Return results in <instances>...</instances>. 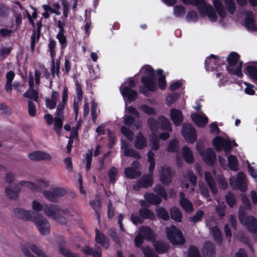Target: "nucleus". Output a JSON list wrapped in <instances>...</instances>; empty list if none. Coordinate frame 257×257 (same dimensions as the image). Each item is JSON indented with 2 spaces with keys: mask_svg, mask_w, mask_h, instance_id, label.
<instances>
[{
  "mask_svg": "<svg viewBox=\"0 0 257 257\" xmlns=\"http://www.w3.org/2000/svg\"><path fill=\"white\" fill-rule=\"evenodd\" d=\"M32 208L37 211L43 210L46 215L62 224L67 223V219L63 215H67L69 213L68 209H61L58 205L54 204L42 205L36 200L33 201Z\"/></svg>",
  "mask_w": 257,
  "mask_h": 257,
  "instance_id": "f257e3e1",
  "label": "nucleus"
},
{
  "mask_svg": "<svg viewBox=\"0 0 257 257\" xmlns=\"http://www.w3.org/2000/svg\"><path fill=\"white\" fill-rule=\"evenodd\" d=\"M142 71L147 75L141 78V82L144 87L150 91L155 92L157 89V85L154 69L150 65H146L142 68Z\"/></svg>",
  "mask_w": 257,
  "mask_h": 257,
  "instance_id": "f03ea898",
  "label": "nucleus"
},
{
  "mask_svg": "<svg viewBox=\"0 0 257 257\" xmlns=\"http://www.w3.org/2000/svg\"><path fill=\"white\" fill-rule=\"evenodd\" d=\"M212 143L216 151L221 152L223 150L226 155L231 153L233 147L237 146L234 140L231 142L229 139H224L220 136L215 137Z\"/></svg>",
  "mask_w": 257,
  "mask_h": 257,
  "instance_id": "7ed1b4c3",
  "label": "nucleus"
},
{
  "mask_svg": "<svg viewBox=\"0 0 257 257\" xmlns=\"http://www.w3.org/2000/svg\"><path fill=\"white\" fill-rule=\"evenodd\" d=\"M166 234L168 239L173 245H183L185 243L182 232L174 225L167 228Z\"/></svg>",
  "mask_w": 257,
  "mask_h": 257,
  "instance_id": "20e7f679",
  "label": "nucleus"
},
{
  "mask_svg": "<svg viewBox=\"0 0 257 257\" xmlns=\"http://www.w3.org/2000/svg\"><path fill=\"white\" fill-rule=\"evenodd\" d=\"M31 221L34 222L42 235H48L49 234V223L46 218L41 217L38 213H36Z\"/></svg>",
  "mask_w": 257,
  "mask_h": 257,
  "instance_id": "39448f33",
  "label": "nucleus"
},
{
  "mask_svg": "<svg viewBox=\"0 0 257 257\" xmlns=\"http://www.w3.org/2000/svg\"><path fill=\"white\" fill-rule=\"evenodd\" d=\"M230 184L233 189H238L242 192L247 191L246 176L243 172L237 173L236 178L234 181L230 180Z\"/></svg>",
  "mask_w": 257,
  "mask_h": 257,
  "instance_id": "423d86ee",
  "label": "nucleus"
},
{
  "mask_svg": "<svg viewBox=\"0 0 257 257\" xmlns=\"http://www.w3.org/2000/svg\"><path fill=\"white\" fill-rule=\"evenodd\" d=\"M181 133L185 140L189 143H194L197 140L196 132L190 124H184Z\"/></svg>",
  "mask_w": 257,
  "mask_h": 257,
  "instance_id": "0eeeda50",
  "label": "nucleus"
},
{
  "mask_svg": "<svg viewBox=\"0 0 257 257\" xmlns=\"http://www.w3.org/2000/svg\"><path fill=\"white\" fill-rule=\"evenodd\" d=\"M37 182V183H35L30 181H21L19 182V184L34 191H41L43 189L47 188L49 186L47 181L41 179H38Z\"/></svg>",
  "mask_w": 257,
  "mask_h": 257,
  "instance_id": "6e6552de",
  "label": "nucleus"
},
{
  "mask_svg": "<svg viewBox=\"0 0 257 257\" xmlns=\"http://www.w3.org/2000/svg\"><path fill=\"white\" fill-rule=\"evenodd\" d=\"M174 172L170 166H165L161 168L160 180L165 186H169L172 181Z\"/></svg>",
  "mask_w": 257,
  "mask_h": 257,
  "instance_id": "1a4fd4ad",
  "label": "nucleus"
},
{
  "mask_svg": "<svg viewBox=\"0 0 257 257\" xmlns=\"http://www.w3.org/2000/svg\"><path fill=\"white\" fill-rule=\"evenodd\" d=\"M121 94L123 96L125 103H131L138 97L137 91L131 88L129 86H124L120 88Z\"/></svg>",
  "mask_w": 257,
  "mask_h": 257,
  "instance_id": "9d476101",
  "label": "nucleus"
},
{
  "mask_svg": "<svg viewBox=\"0 0 257 257\" xmlns=\"http://www.w3.org/2000/svg\"><path fill=\"white\" fill-rule=\"evenodd\" d=\"M199 154L202 156L204 162L208 166H212L214 165L216 156L213 149L208 148L206 149V152L204 151H200Z\"/></svg>",
  "mask_w": 257,
  "mask_h": 257,
  "instance_id": "9b49d317",
  "label": "nucleus"
},
{
  "mask_svg": "<svg viewBox=\"0 0 257 257\" xmlns=\"http://www.w3.org/2000/svg\"><path fill=\"white\" fill-rule=\"evenodd\" d=\"M244 226L249 232L255 234L257 233V218L252 215H247V218L240 223Z\"/></svg>",
  "mask_w": 257,
  "mask_h": 257,
  "instance_id": "f8f14e48",
  "label": "nucleus"
},
{
  "mask_svg": "<svg viewBox=\"0 0 257 257\" xmlns=\"http://www.w3.org/2000/svg\"><path fill=\"white\" fill-rule=\"evenodd\" d=\"M217 62V56L211 54L205 61V69L210 71H219L220 69H218V64Z\"/></svg>",
  "mask_w": 257,
  "mask_h": 257,
  "instance_id": "ddd939ff",
  "label": "nucleus"
},
{
  "mask_svg": "<svg viewBox=\"0 0 257 257\" xmlns=\"http://www.w3.org/2000/svg\"><path fill=\"white\" fill-rule=\"evenodd\" d=\"M14 213L16 217L25 221H31L34 215L36 214V213L33 211H26L20 208H15L14 210Z\"/></svg>",
  "mask_w": 257,
  "mask_h": 257,
  "instance_id": "4468645a",
  "label": "nucleus"
},
{
  "mask_svg": "<svg viewBox=\"0 0 257 257\" xmlns=\"http://www.w3.org/2000/svg\"><path fill=\"white\" fill-rule=\"evenodd\" d=\"M180 196V205L182 208L187 213H191L194 210L193 205L192 202L185 196V194L181 191L179 193Z\"/></svg>",
  "mask_w": 257,
  "mask_h": 257,
  "instance_id": "2eb2a0df",
  "label": "nucleus"
},
{
  "mask_svg": "<svg viewBox=\"0 0 257 257\" xmlns=\"http://www.w3.org/2000/svg\"><path fill=\"white\" fill-rule=\"evenodd\" d=\"M171 120L176 126H179L183 121V116L181 110L178 109L172 108L170 110Z\"/></svg>",
  "mask_w": 257,
  "mask_h": 257,
  "instance_id": "dca6fc26",
  "label": "nucleus"
},
{
  "mask_svg": "<svg viewBox=\"0 0 257 257\" xmlns=\"http://www.w3.org/2000/svg\"><path fill=\"white\" fill-rule=\"evenodd\" d=\"M214 244L210 241H205L202 247V254L204 257H213L215 254Z\"/></svg>",
  "mask_w": 257,
  "mask_h": 257,
  "instance_id": "f3484780",
  "label": "nucleus"
},
{
  "mask_svg": "<svg viewBox=\"0 0 257 257\" xmlns=\"http://www.w3.org/2000/svg\"><path fill=\"white\" fill-rule=\"evenodd\" d=\"M29 158L32 161L50 160L51 156L50 154L41 151H35L29 154Z\"/></svg>",
  "mask_w": 257,
  "mask_h": 257,
  "instance_id": "a211bd4d",
  "label": "nucleus"
},
{
  "mask_svg": "<svg viewBox=\"0 0 257 257\" xmlns=\"http://www.w3.org/2000/svg\"><path fill=\"white\" fill-rule=\"evenodd\" d=\"M121 148H123L125 156L132 157L136 159H141V156L139 152L133 148H129L127 144L124 141H121Z\"/></svg>",
  "mask_w": 257,
  "mask_h": 257,
  "instance_id": "6ab92c4d",
  "label": "nucleus"
},
{
  "mask_svg": "<svg viewBox=\"0 0 257 257\" xmlns=\"http://www.w3.org/2000/svg\"><path fill=\"white\" fill-rule=\"evenodd\" d=\"M95 241L106 249L109 247V242L106 236L98 229H95Z\"/></svg>",
  "mask_w": 257,
  "mask_h": 257,
  "instance_id": "aec40b11",
  "label": "nucleus"
},
{
  "mask_svg": "<svg viewBox=\"0 0 257 257\" xmlns=\"http://www.w3.org/2000/svg\"><path fill=\"white\" fill-rule=\"evenodd\" d=\"M200 13L201 14H203V13H206L209 19L212 22H215L217 20V17L216 12L213 9V7L210 5H205V6L202 8Z\"/></svg>",
  "mask_w": 257,
  "mask_h": 257,
  "instance_id": "412c9836",
  "label": "nucleus"
},
{
  "mask_svg": "<svg viewBox=\"0 0 257 257\" xmlns=\"http://www.w3.org/2000/svg\"><path fill=\"white\" fill-rule=\"evenodd\" d=\"M65 31L64 27L59 28V31L56 36L60 45V49L63 51L67 46V41L66 36L64 35Z\"/></svg>",
  "mask_w": 257,
  "mask_h": 257,
  "instance_id": "4be33fe9",
  "label": "nucleus"
},
{
  "mask_svg": "<svg viewBox=\"0 0 257 257\" xmlns=\"http://www.w3.org/2000/svg\"><path fill=\"white\" fill-rule=\"evenodd\" d=\"M192 120L199 127H204L208 122V118L206 116H202L200 114L192 113L191 115Z\"/></svg>",
  "mask_w": 257,
  "mask_h": 257,
  "instance_id": "5701e85b",
  "label": "nucleus"
},
{
  "mask_svg": "<svg viewBox=\"0 0 257 257\" xmlns=\"http://www.w3.org/2000/svg\"><path fill=\"white\" fill-rule=\"evenodd\" d=\"M154 247L157 253L163 254L168 251L170 246L168 243L159 240L154 243Z\"/></svg>",
  "mask_w": 257,
  "mask_h": 257,
  "instance_id": "b1692460",
  "label": "nucleus"
},
{
  "mask_svg": "<svg viewBox=\"0 0 257 257\" xmlns=\"http://www.w3.org/2000/svg\"><path fill=\"white\" fill-rule=\"evenodd\" d=\"M147 141L146 138L141 133H139L136 137L134 143L135 148L139 150H142L147 146Z\"/></svg>",
  "mask_w": 257,
  "mask_h": 257,
  "instance_id": "393cba45",
  "label": "nucleus"
},
{
  "mask_svg": "<svg viewBox=\"0 0 257 257\" xmlns=\"http://www.w3.org/2000/svg\"><path fill=\"white\" fill-rule=\"evenodd\" d=\"M213 4L219 16L222 19L225 18L226 17V13L221 1L213 0Z\"/></svg>",
  "mask_w": 257,
  "mask_h": 257,
  "instance_id": "a878e982",
  "label": "nucleus"
},
{
  "mask_svg": "<svg viewBox=\"0 0 257 257\" xmlns=\"http://www.w3.org/2000/svg\"><path fill=\"white\" fill-rule=\"evenodd\" d=\"M139 214L141 217L144 219H149L152 220L155 219V215L154 213L150 210L149 208H142L138 210Z\"/></svg>",
  "mask_w": 257,
  "mask_h": 257,
  "instance_id": "bb28decb",
  "label": "nucleus"
},
{
  "mask_svg": "<svg viewBox=\"0 0 257 257\" xmlns=\"http://www.w3.org/2000/svg\"><path fill=\"white\" fill-rule=\"evenodd\" d=\"M153 176L148 174L144 175L139 180L140 184L143 188H148L152 186L153 184Z\"/></svg>",
  "mask_w": 257,
  "mask_h": 257,
  "instance_id": "cd10ccee",
  "label": "nucleus"
},
{
  "mask_svg": "<svg viewBox=\"0 0 257 257\" xmlns=\"http://www.w3.org/2000/svg\"><path fill=\"white\" fill-rule=\"evenodd\" d=\"M158 120L159 123V128L163 131H168L169 132L172 131L171 123L167 118L162 115L159 117Z\"/></svg>",
  "mask_w": 257,
  "mask_h": 257,
  "instance_id": "c85d7f7f",
  "label": "nucleus"
},
{
  "mask_svg": "<svg viewBox=\"0 0 257 257\" xmlns=\"http://www.w3.org/2000/svg\"><path fill=\"white\" fill-rule=\"evenodd\" d=\"M21 191L20 187L16 185L14 188L8 187L6 189V195L12 199H16L19 197V193Z\"/></svg>",
  "mask_w": 257,
  "mask_h": 257,
  "instance_id": "c756f323",
  "label": "nucleus"
},
{
  "mask_svg": "<svg viewBox=\"0 0 257 257\" xmlns=\"http://www.w3.org/2000/svg\"><path fill=\"white\" fill-rule=\"evenodd\" d=\"M183 157L186 162L192 164L194 162L193 153L191 149L187 146H184L182 148Z\"/></svg>",
  "mask_w": 257,
  "mask_h": 257,
  "instance_id": "7c9ffc66",
  "label": "nucleus"
},
{
  "mask_svg": "<svg viewBox=\"0 0 257 257\" xmlns=\"http://www.w3.org/2000/svg\"><path fill=\"white\" fill-rule=\"evenodd\" d=\"M171 218L177 222H181L182 220V214L180 210L175 206L170 208Z\"/></svg>",
  "mask_w": 257,
  "mask_h": 257,
  "instance_id": "2f4dec72",
  "label": "nucleus"
},
{
  "mask_svg": "<svg viewBox=\"0 0 257 257\" xmlns=\"http://www.w3.org/2000/svg\"><path fill=\"white\" fill-rule=\"evenodd\" d=\"M144 198L149 203L156 205L160 204L162 202L161 197L151 193H146L144 194Z\"/></svg>",
  "mask_w": 257,
  "mask_h": 257,
  "instance_id": "473e14b6",
  "label": "nucleus"
},
{
  "mask_svg": "<svg viewBox=\"0 0 257 257\" xmlns=\"http://www.w3.org/2000/svg\"><path fill=\"white\" fill-rule=\"evenodd\" d=\"M244 73L251 79L257 81V66L255 65H248L246 66Z\"/></svg>",
  "mask_w": 257,
  "mask_h": 257,
  "instance_id": "72a5a7b5",
  "label": "nucleus"
},
{
  "mask_svg": "<svg viewBox=\"0 0 257 257\" xmlns=\"http://www.w3.org/2000/svg\"><path fill=\"white\" fill-rule=\"evenodd\" d=\"M240 58V55L236 52H232L226 58L228 66L226 67H232L235 66L238 62Z\"/></svg>",
  "mask_w": 257,
  "mask_h": 257,
  "instance_id": "f704fd0d",
  "label": "nucleus"
},
{
  "mask_svg": "<svg viewBox=\"0 0 257 257\" xmlns=\"http://www.w3.org/2000/svg\"><path fill=\"white\" fill-rule=\"evenodd\" d=\"M141 233L144 236L147 240H153L155 239V235L153 231L148 226H143L141 229Z\"/></svg>",
  "mask_w": 257,
  "mask_h": 257,
  "instance_id": "c9c22d12",
  "label": "nucleus"
},
{
  "mask_svg": "<svg viewBox=\"0 0 257 257\" xmlns=\"http://www.w3.org/2000/svg\"><path fill=\"white\" fill-rule=\"evenodd\" d=\"M243 65V61H241L239 62L237 68L236 69H234L233 68L226 67V70L229 74L236 75L238 78H242L243 74L242 72V67Z\"/></svg>",
  "mask_w": 257,
  "mask_h": 257,
  "instance_id": "e433bc0d",
  "label": "nucleus"
},
{
  "mask_svg": "<svg viewBox=\"0 0 257 257\" xmlns=\"http://www.w3.org/2000/svg\"><path fill=\"white\" fill-rule=\"evenodd\" d=\"M155 153L152 151L150 150L147 154L148 161L150 163L149 167V175L153 176V171L155 168V160L154 159Z\"/></svg>",
  "mask_w": 257,
  "mask_h": 257,
  "instance_id": "4c0bfd02",
  "label": "nucleus"
},
{
  "mask_svg": "<svg viewBox=\"0 0 257 257\" xmlns=\"http://www.w3.org/2000/svg\"><path fill=\"white\" fill-rule=\"evenodd\" d=\"M124 174L126 177L130 179L136 178L141 175L140 172L137 169L131 167L125 169Z\"/></svg>",
  "mask_w": 257,
  "mask_h": 257,
  "instance_id": "58836bf2",
  "label": "nucleus"
},
{
  "mask_svg": "<svg viewBox=\"0 0 257 257\" xmlns=\"http://www.w3.org/2000/svg\"><path fill=\"white\" fill-rule=\"evenodd\" d=\"M228 164L231 171H237L238 170V161L236 156L230 155L227 158Z\"/></svg>",
  "mask_w": 257,
  "mask_h": 257,
  "instance_id": "ea45409f",
  "label": "nucleus"
},
{
  "mask_svg": "<svg viewBox=\"0 0 257 257\" xmlns=\"http://www.w3.org/2000/svg\"><path fill=\"white\" fill-rule=\"evenodd\" d=\"M212 236L217 244L221 245L222 243V236L221 231L217 226H213L212 229Z\"/></svg>",
  "mask_w": 257,
  "mask_h": 257,
  "instance_id": "a19ab883",
  "label": "nucleus"
},
{
  "mask_svg": "<svg viewBox=\"0 0 257 257\" xmlns=\"http://www.w3.org/2000/svg\"><path fill=\"white\" fill-rule=\"evenodd\" d=\"M63 119L64 117L57 116L55 117L54 118V123L53 130L58 136H60L61 134Z\"/></svg>",
  "mask_w": 257,
  "mask_h": 257,
  "instance_id": "79ce46f5",
  "label": "nucleus"
},
{
  "mask_svg": "<svg viewBox=\"0 0 257 257\" xmlns=\"http://www.w3.org/2000/svg\"><path fill=\"white\" fill-rule=\"evenodd\" d=\"M155 211L157 216L159 218L164 221H168L169 219V214L164 207H159Z\"/></svg>",
  "mask_w": 257,
  "mask_h": 257,
  "instance_id": "37998d69",
  "label": "nucleus"
},
{
  "mask_svg": "<svg viewBox=\"0 0 257 257\" xmlns=\"http://www.w3.org/2000/svg\"><path fill=\"white\" fill-rule=\"evenodd\" d=\"M58 249L59 252L65 257H80L78 254L64 248L61 244H58Z\"/></svg>",
  "mask_w": 257,
  "mask_h": 257,
  "instance_id": "c03bdc74",
  "label": "nucleus"
},
{
  "mask_svg": "<svg viewBox=\"0 0 257 257\" xmlns=\"http://www.w3.org/2000/svg\"><path fill=\"white\" fill-rule=\"evenodd\" d=\"M57 43L56 41L52 39H49V43L48 44V51L50 53V57L51 59H53V58L55 57L56 56V51L55 49L56 48Z\"/></svg>",
  "mask_w": 257,
  "mask_h": 257,
  "instance_id": "a18cd8bd",
  "label": "nucleus"
},
{
  "mask_svg": "<svg viewBox=\"0 0 257 257\" xmlns=\"http://www.w3.org/2000/svg\"><path fill=\"white\" fill-rule=\"evenodd\" d=\"M154 192L162 197L164 199L168 198L167 193L165 188L161 184H157L154 188Z\"/></svg>",
  "mask_w": 257,
  "mask_h": 257,
  "instance_id": "49530a36",
  "label": "nucleus"
},
{
  "mask_svg": "<svg viewBox=\"0 0 257 257\" xmlns=\"http://www.w3.org/2000/svg\"><path fill=\"white\" fill-rule=\"evenodd\" d=\"M24 97L32 99L36 102L39 101V94L37 90L34 89H32L31 91L27 90L23 94Z\"/></svg>",
  "mask_w": 257,
  "mask_h": 257,
  "instance_id": "de8ad7c7",
  "label": "nucleus"
},
{
  "mask_svg": "<svg viewBox=\"0 0 257 257\" xmlns=\"http://www.w3.org/2000/svg\"><path fill=\"white\" fill-rule=\"evenodd\" d=\"M139 109L149 115H155L157 113L154 108L150 107L147 104L141 105L139 106Z\"/></svg>",
  "mask_w": 257,
  "mask_h": 257,
  "instance_id": "09e8293b",
  "label": "nucleus"
},
{
  "mask_svg": "<svg viewBox=\"0 0 257 257\" xmlns=\"http://www.w3.org/2000/svg\"><path fill=\"white\" fill-rule=\"evenodd\" d=\"M178 149L179 141L176 139H174L169 142L167 151L168 152L175 153L178 151Z\"/></svg>",
  "mask_w": 257,
  "mask_h": 257,
  "instance_id": "8fccbe9b",
  "label": "nucleus"
},
{
  "mask_svg": "<svg viewBox=\"0 0 257 257\" xmlns=\"http://www.w3.org/2000/svg\"><path fill=\"white\" fill-rule=\"evenodd\" d=\"M226 9L230 14H233L236 10V6L234 0H223Z\"/></svg>",
  "mask_w": 257,
  "mask_h": 257,
  "instance_id": "3c124183",
  "label": "nucleus"
},
{
  "mask_svg": "<svg viewBox=\"0 0 257 257\" xmlns=\"http://www.w3.org/2000/svg\"><path fill=\"white\" fill-rule=\"evenodd\" d=\"M250 15L246 17L245 19V24L248 29L255 30L254 21L252 17V12H250Z\"/></svg>",
  "mask_w": 257,
  "mask_h": 257,
  "instance_id": "603ef678",
  "label": "nucleus"
},
{
  "mask_svg": "<svg viewBox=\"0 0 257 257\" xmlns=\"http://www.w3.org/2000/svg\"><path fill=\"white\" fill-rule=\"evenodd\" d=\"M92 155L93 149H90L87 150L85 157V160L86 161V170L87 171H88L90 169L92 162Z\"/></svg>",
  "mask_w": 257,
  "mask_h": 257,
  "instance_id": "864d4df0",
  "label": "nucleus"
},
{
  "mask_svg": "<svg viewBox=\"0 0 257 257\" xmlns=\"http://www.w3.org/2000/svg\"><path fill=\"white\" fill-rule=\"evenodd\" d=\"M147 125L151 131H157L159 127V121L154 118L150 117L147 120Z\"/></svg>",
  "mask_w": 257,
  "mask_h": 257,
  "instance_id": "5fc2aeb1",
  "label": "nucleus"
},
{
  "mask_svg": "<svg viewBox=\"0 0 257 257\" xmlns=\"http://www.w3.org/2000/svg\"><path fill=\"white\" fill-rule=\"evenodd\" d=\"M179 97L178 93L173 92L168 95L166 99V103L170 106L177 101Z\"/></svg>",
  "mask_w": 257,
  "mask_h": 257,
  "instance_id": "6e6d98bb",
  "label": "nucleus"
},
{
  "mask_svg": "<svg viewBox=\"0 0 257 257\" xmlns=\"http://www.w3.org/2000/svg\"><path fill=\"white\" fill-rule=\"evenodd\" d=\"M120 131L122 134L124 135L127 139L130 141L133 140L134 133L128 127L124 125H122L120 127Z\"/></svg>",
  "mask_w": 257,
  "mask_h": 257,
  "instance_id": "4d7b16f0",
  "label": "nucleus"
},
{
  "mask_svg": "<svg viewBox=\"0 0 257 257\" xmlns=\"http://www.w3.org/2000/svg\"><path fill=\"white\" fill-rule=\"evenodd\" d=\"M150 146L152 150L157 151L160 148L159 139L156 135L152 136L150 139Z\"/></svg>",
  "mask_w": 257,
  "mask_h": 257,
  "instance_id": "13d9d810",
  "label": "nucleus"
},
{
  "mask_svg": "<svg viewBox=\"0 0 257 257\" xmlns=\"http://www.w3.org/2000/svg\"><path fill=\"white\" fill-rule=\"evenodd\" d=\"M118 173V170L114 167H111L108 173L109 181L112 184H114L116 181V177Z\"/></svg>",
  "mask_w": 257,
  "mask_h": 257,
  "instance_id": "bf43d9fd",
  "label": "nucleus"
},
{
  "mask_svg": "<svg viewBox=\"0 0 257 257\" xmlns=\"http://www.w3.org/2000/svg\"><path fill=\"white\" fill-rule=\"evenodd\" d=\"M185 14V8L182 5H177L174 8V14L176 17H182Z\"/></svg>",
  "mask_w": 257,
  "mask_h": 257,
  "instance_id": "052dcab7",
  "label": "nucleus"
},
{
  "mask_svg": "<svg viewBox=\"0 0 257 257\" xmlns=\"http://www.w3.org/2000/svg\"><path fill=\"white\" fill-rule=\"evenodd\" d=\"M188 257H202L196 246L191 245L188 250Z\"/></svg>",
  "mask_w": 257,
  "mask_h": 257,
  "instance_id": "680f3d73",
  "label": "nucleus"
},
{
  "mask_svg": "<svg viewBox=\"0 0 257 257\" xmlns=\"http://www.w3.org/2000/svg\"><path fill=\"white\" fill-rule=\"evenodd\" d=\"M225 201L229 206L232 207L236 203V198L234 195L228 192L225 196Z\"/></svg>",
  "mask_w": 257,
  "mask_h": 257,
  "instance_id": "e2e57ef3",
  "label": "nucleus"
},
{
  "mask_svg": "<svg viewBox=\"0 0 257 257\" xmlns=\"http://www.w3.org/2000/svg\"><path fill=\"white\" fill-rule=\"evenodd\" d=\"M43 196L50 201H55L57 198L53 189L52 190H45L43 192Z\"/></svg>",
  "mask_w": 257,
  "mask_h": 257,
  "instance_id": "0e129e2a",
  "label": "nucleus"
},
{
  "mask_svg": "<svg viewBox=\"0 0 257 257\" xmlns=\"http://www.w3.org/2000/svg\"><path fill=\"white\" fill-rule=\"evenodd\" d=\"M204 214V212L203 210H199L196 212L194 216L190 217V220L194 223L198 222L202 220Z\"/></svg>",
  "mask_w": 257,
  "mask_h": 257,
  "instance_id": "69168bd1",
  "label": "nucleus"
},
{
  "mask_svg": "<svg viewBox=\"0 0 257 257\" xmlns=\"http://www.w3.org/2000/svg\"><path fill=\"white\" fill-rule=\"evenodd\" d=\"M30 248L38 257H49L35 244L31 245Z\"/></svg>",
  "mask_w": 257,
  "mask_h": 257,
  "instance_id": "338daca9",
  "label": "nucleus"
},
{
  "mask_svg": "<svg viewBox=\"0 0 257 257\" xmlns=\"http://www.w3.org/2000/svg\"><path fill=\"white\" fill-rule=\"evenodd\" d=\"M143 252L145 257H159L149 246L144 247L143 248Z\"/></svg>",
  "mask_w": 257,
  "mask_h": 257,
  "instance_id": "774afa93",
  "label": "nucleus"
}]
</instances>
